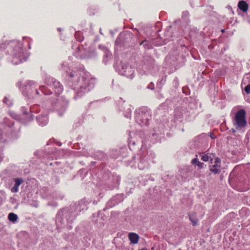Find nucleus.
Segmentation results:
<instances>
[{
	"instance_id": "nucleus-1",
	"label": "nucleus",
	"mask_w": 250,
	"mask_h": 250,
	"mask_svg": "<svg viewBox=\"0 0 250 250\" xmlns=\"http://www.w3.org/2000/svg\"><path fill=\"white\" fill-rule=\"evenodd\" d=\"M246 112L243 109H240L235 115L233 124L236 129H240L245 127L247 124L246 119Z\"/></svg>"
},
{
	"instance_id": "nucleus-2",
	"label": "nucleus",
	"mask_w": 250,
	"mask_h": 250,
	"mask_svg": "<svg viewBox=\"0 0 250 250\" xmlns=\"http://www.w3.org/2000/svg\"><path fill=\"white\" fill-rule=\"evenodd\" d=\"M48 85L54 89L55 92L57 95L61 94L63 91V86L59 82L55 80L53 78H49L46 80Z\"/></svg>"
},
{
	"instance_id": "nucleus-3",
	"label": "nucleus",
	"mask_w": 250,
	"mask_h": 250,
	"mask_svg": "<svg viewBox=\"0 0 250 250\" xmlns=\"http://www.w3.org/2000/svg\"><path fill=\"white\" fill-rule=\"evenodd\" d=\"M210 170L215 174L221 171V160L219 158H215L214 164L210 166Z\"/></svg>"
},
{
	"instance_id": "nucleus-4",
	"label": "nucleus",
	"mask_w": 250,
	"mask_h": 250,
	"mask_svg": "<svg viewBox=\"0 0 250 250\" xmlns=\"http://www.w3.org/2000/svg\"><path fill=\"white\" fill-rule=\"evenodd\" d=\"M14 181L15 182L14 187L11 188V191L13 193L17 192L19 191V187L23 182L22 179L21 178H15L14 179Z\"/></svg>"
},
{
	"instance_id": "nucleus-5",
	"label": "nucleus",
	"mask_w": 250,
	"mask_h": 250,
	"mask_svg": "<svg viewBox=\"0 0 250 250\" xmlns=\"http://www.w3.org/2000/svg\"><path fill=\"white\" fill-rule=\"evenodd\" d=\"M128 237L131 243L136 244L138 243L139 236L137 234L134 232H130L129 233Z\"/></svg>"
},
{
	"instance_id": "nucleus-6",
	"label": "nucleus",
	"mask_w": 250,
	"mask_h": 250,
	"mask_svg": "<svg viewBox=\"0 0 250 250\" xmlns=\"http://www.w3.org/2000/svg\"><path fill=\"white\" fill-rule=\"evenodd\" d=\"M188 216L192 225L195 226L198 223V219L197 217V214L195 212H191L188 214Z\"/></svg>"
},
{
	"instance_id": "nucleus-7",
	"label": "nucleus",
	"mask_w": 250,
	"mask_h": 250,
	"mask_svg": "<svg viewBox=\"0 0 250 250\" xmlns=\"http://www.w3.org/2000/svg\"><path fill=\"white\" fill-rule=\"evenodd\" d=\"M238 7L243 12H246L249 8L248 4L244 0H240L238 2Z\"/></svg>"
},
{
	"instance_id": "nucleus-8",
	"label": "nucleus",
	"mask_w": 250,
	"mask_h": 250,
	"mask_svg": "<svg viewBox=\"0 0 250 250\" xmlns=\"http://www.w3.org/2000/svg\"><path fill=\"white\" fill-rule=\"evenodd\" d=\"M200 156L201 157V160L204 162H208L209 160H213L211 153L202 152L200 154Z\"/></svg>"
},
{
	"instance_id": "nucleus-9",
	"label": "nucleus",
	"mask_w": 250,
	"mask_h": 250,
	"mask_svg": "<svg viewBox=\"0 0 250 250\" xmlns=\"http://www.w3.org/2000/svg\"><path fill=\"white\" fill-rule=\"evenodd\" d=\"M37 119L40 123V125L42 126L45 125L47 123V119L45 117L38 116Z\"/></svg>"
},
{
	"instance_id": "nucleus-10",
	"label": "nucleus",
	"mask_w": 250,
	"mask_h": 250,
	"mask_svg": "<svg viewBox=\"0 0 250 250\" xmlns=\"http://www.w3.org/2000/svg\"><path fill=\"white\" fill-rule=\"evenodd\" d=\"M8 219L12 222H15L18 219V216L14 213H10L8 216Z\"/></svg>"
},
{
	"instance_id": "nucleus-11",
	"label": "nucleus",
	"mask_w": 250,
	"mask_h": 250,
	"mask_svg": "<svg viewBox=\"0 0 250 250\" xmlns=\"http://www.w3.org/2000/svg\"><path fill=\"white\" fill-rule=\"evenodd\" d=\"M245 91L247 94H250V83L245 87Z\"/></svg>"
},
{
	"instance_id": "nucleus-12",
	"label": "nucleus",
	"mask_w": 250,
	"mask_h": 250,
	"mask_svg": "<svg viewBox=\"0 0 250 250\" xmlns=\"http://www.w3.org/2000/svg\"><path fill=\"white\" fill-rule=\"evenodd\" d=\"M42 92L45 95H49L51 93V92L50 91H49L48 92L46 91V88L45 87H42Z\"/></svg>"
},
{
	"instance_id": "nucleus-13",
	"label": "nucleus",
	"mask_w": 250,
	"mask_h": 250,
	"mask_svg": "<svg viewBox=\"0 0 250 250\" xmlns=\"http://www.w3.org/2000/svg\"><path fill=\"white\" fill-rule=\"evenodd\" d=\"M133 73V72H124V75H125L126 76L128 77H131L132 76V74Z\"/></svg>"
},
{
	"instance_id": "nucleus-14",
	"label": "nucleus",
	"mask_w": 250,
	"mask_h": 250,
	"mask_svg": "<svg viewBox=\"0 0 250 250\" xmlns=\"http://www.w3.org/2000/svg\"><path fill=\"white\" fill-rule=\"evenodd\" d=\"M199 162V161H198V158L196 157V158H194L192 161H191V163L192 164H195V165H197V164Z\"/></svg>"
},
{
	"instance_id": "nucleus-15",
	"label": "nucleus",
	"mask_w": 250,
	"mask_h": 250,
	"mask_svg": "<svg viewBox=\"0 0 250 250\" xmlns=\"http://www.w3.org/2000/svg\"><path fill=\"white\" fill-rule=\"evenodd\" d=\"M199 168H202L203 167H204V164L203 163H202V162H199L198 164H197V165Z\"/></svg>"
},
{
	"instance_id": "nucleus-16",
	"label": "nucleus",
	"mask_w": 250,
	"mask_h": 250,
	"mask_svg": "<svg viewBox=\"0 0 250 250\" xmlns=\"http://www.w3.org/2000/svg\"><path fill=\"white\" fill-rule=\"evenodd\" d=\"M70 76L71 77H74V75L73 73H71L70 74Z\"/></svg>"
},
{
	"instance_id": "nucleus-17",
	"label": "nucleus",
	"mask_w": 250,
	"mask_h": 250,
	"mask_svg": "<svg viewBox=\"0 0 250 250\" xmlns=\"http://www.w3.org/2000/svg\"><path fill=\"white\" fill-rule=\"evenodd\" d=\"M6 100V98H4V100H3V102H4V103H6V102H7V100Z\"/></svg>"
},
{
	"instance_id": "nucleus-18",
	"label": "nucleus",
	"mask_w": 250,
	"mask_h": 250,
	"mask_svg": "<svg viewBox=\"0 0 250 250\" xmlns=\"http://www.w3.org/2000/svg\"><path fill=\"white\" fill-rule=\"evenodd\" d=\"M6 100V98H4V100H3V102H4V103H6V102H7V100Z\"/></svg>"
},
{
	"instance_id": "nucleus-19",
	"label": "nucleus",
	"mask_w": 250,
	"mask_h": 250,
	"mask_svg": "<svg viewBox=\"0 0 250 250\" xmlns=\"http://www.w3.org/2000/svg\"><path fill=\"white\" fill-rule=\"evenodd\" d=\"M147 250L146 249V248H144V249H142L141 250Z\"/></svg>"
},
{
	"instance_id": "nucleus-20",
	"label": "nucleus",
	"mask_w": 250,
	"mask_h": 250,
	"mask_svg": "<svg viewBox=\"0 0 250 250\" xmlns=\"http://www.w3.org/2000/svg\"><path fill=\"white\" fill-rule=\"evenodd\" d=\"M36 93L38 94H39V91L38 90H36Z\"/></svg>"
},
{
	"instance_id": "nucleus-21",
	"label": "nucleus",
	"mask_w": 250,
	"mask_h": 250,
	"mask_svg": "<svg viewBox=\"0 0 250 250\" xmlns=\"http://www.w3.org/2000/svg\"><path fill=\"white\" fill-rule=\"evenodd\" d=\"M221 31H222V32H224V29H222V30H221Z\"/></svg>"
},
{
	"instance_id": "nucleus-22",
	"label": "nucleus",
	"mask_w": 250,
	"mask_h": 250,
	"mask_svg": "<svg viewBox=\"0 0 250 250\" xmlns=\"http://www.w3.org/2000/svg\"><path fill=\"white\" fill-rule=\"evenodd\" d=\"M145 42V41H143L141 42V44H143L144 42Z\"/></svg>"
}]
</instances>
